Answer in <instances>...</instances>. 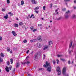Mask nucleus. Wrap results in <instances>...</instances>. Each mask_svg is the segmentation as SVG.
<instances>
[{
  "label": "nucleus",
  "mask_w": 76,
  "mask_h": 76,
  "mask_svg": "<svg viewBox=\"0 0 76 76\" xmlns=\"http://www.w3.org/2000/svg\"><path fill=\"white\" fill-rule=\"evenodd\" d=\"M56 70L57 72H58V75H61V70H60V67H59V66H58L57 67Z\"/></svg>",
  "instance_id": "1"
},
{
  "label": "nucleus",
  "mask_w": 76,
  "mask_h": 76,
  "mask_svg": "<svg viewBox=\"0 0 76 76\" xmlns=\"http://www.w3.org/2000/svg\"><path fill=\"white\" fill-rule=\"evenodd\" d=\"M45 64H44L43 65V67H46V68H47V67H48V66L49 67L50 66H51V63L50 62H49L48 61H46Z\"/></svg>",
  "instance_id": "2"
},
{
  "label": "nucleus",
  "mask_w": 76,
  "mask_h": 76,
  "mask_svg": "<svg viewBox=\"0 0 76 76\" xmlns=\"http://www.w3.org/2000/svg\"><path fill=\"white\" fill-rule=\"evenodd\" d=\"M51 66H50L48 67L47 68V71L48 72H51Z\"/></svg>",
  "instance_id": "3"
},
{
  "label": "nucleus",
  "mask_w": 76,
  "mask_h": 76,
  "mask_svg": "<svg viewBox=\"0 0 76 76\" xmlns=\"http://www.w3.org/2000/svg\"><path fill=\"white\" fill-rule=\"evenodd\" d=\"M50 48V46L48 45L45 46L44 48H43V50H47L48 49V48Z\"/></svg>",
  "instance_id": "4"
},
{
  "label": "nucleus",
  "mask_w": 76,
  "mask_h": 76,
  "mask_svg": "<svg viewBox=\"0 0 76 76\" xmlns=\"http://www.w3.org/2000/svg\"><path fill=\"white\" fill-rule=\"evenodd\" d=\"M5 70L6 72H8V73H9V72H10V70H9V67H8L7 66H6L5 68Z\"/></svg>",
  "instance_id": "5"
},
{
  "label": "nucleus",
  "mask_w": 76,
  "mask_h": 76,
  "mask_svg": "<svg viewBox=\"0 0 76 76\" xmlns=\"http://www.w3.org/2000/svg\"><path fill=\"white\" fill-rule=\"evenodd\" d=\"M69 13H70V11L69 10L68 11V12H66L65 13V18H68V15H67V14H69Z\"/></svg>",
  "instance_id": "6"
},
{
  "label": "nucleus",
  "mask_w": 76,
  "mask_h": 76,
  "mask_svg": "<svg viewBox=\"0 0 76 76\" xmlns=\"http://www.w3.org/2000/svg\"><path fill=\"white\" fill-rule=\"evenodd\" d=\"M37 46L39 48H41L42 46L41 45V43H38L37 44Z\"/></svg>",
  "instance_id": "7"
},
{
  "label": "nucleus",
  "mask_w": 76,
  "mask_h": 76,
  "mask_svg": "<svg viewBox=\"0 0 76 76\" xmlns=\"http://www.w3.org/2000/svg\"><path fill=\"white\" fill-rule=\"evenodd\" d=\"M31 2L32 4H37V1L35 0H31Z\"/></svg>",
  "instance_id": "8"
},
{
  "label": "nucleus",
  "mask_w": 76,
  "mask_h": 76,
  "mask_svg": "<svg viewBox=\"0 0 76 76\" xmlns=\"http://www.w3.org/2000/svg\"><path fill=\"white\" fill-rule=\"evenodd\" d=\"M4 19H7L9 18V16H8V15H7V14H6L5 16H4Z\"/></svg>",
  "instance_id": "9"
},
{
  "label": "nucleus",
  "mask_w": 76,
  "mask_h": 76,
  "mask_svg": "<svg viewBox=\"0 0 76 76\" xmlns=\"http://www.w3.org/2000/svg\"><path fill=\"white\" fill-rule=\"evenodd\" d=\"M12 34H13V35H14V36H16V35L17 34H16V33L15 31H12Z\"/></svg>",
  "instance_id": "10"
},
{
  "label": "nucleus",
  "mask_w": 76,
  "mask_h": 76,
  "mask_svg": "<svg viewBox=\"0 0 76 76\" xmlns=\"http://www.w3.org/2000/svg\"><path fill=\"white\" fill-rule=\"evenodd\" d=\"M37 56H38V53H36L34 56V60H36V58H37Z\"/></svg>",
  "instance_id": "11"
},
{
  "label": "nucleus",
  "mask_w": 76,
  "mask_h": 76,
  "mask_svg": "<svg viewBox=\"0 0 76 76\" xmlns=\"http://www.w3.org/2000/svg\"><path fill=\"white\" fill-rule=\"evenodd\" d=\"M38 39L39 41H42V39H41V37L40 36H39L38 38Z\"/></svg>",
  "instance_id": "12"
},
{
  "label": "nucleus",
  "mask_w": 76,
  "mask_h": 76,
  "mask_svg": "<svg viewBox=\"0 0 76 76\" xmlns=\"http://www.w3.org/2000/svg\"><path fill=\"white\" fill-rule=\"evenodd\" d=\"M14 26L15 27H16L17 28H18V26H19V25L18 24L15 23L14 25Z\"/></svg>",
  "instance_id": "13"
},
{
  "label": "nucleus",
  "mask_w": 76,
  "mask_h": 76,
  "mask_svg": "<svg viewBox=\"0 0 76 76\" xmlns=\"http://www.w3.org/2000/svg\"><path fill=\"white\" fill-rule=\"evenodd\" d=\"M72 44H73V42L72 41H71L69 44V48H71V47H72Z\"/></svg>",
  "instance_id": "14"
},
{
  "label": "nucleus",
  "mask_w": 76,
  "mask_h": 76,
  "mask_svg": "<svg viewBox=\"0 0 76 76\" xmlns=\"http://www.w3.org/2000/svg\"><path fill=\"white\" fill-rule=\"evenodd\" d=\"M0 56L2 57H4V54L2 53H1Z\"/></svg>",
  "instance_id": "15"
},
{
  "label": "nucleus",
  "mask_w": 76,
  "mask_h": 76,
  "mask_svg": "<svg viewBox=\"0 0 76 76\" xmlns=\"http://www.w3.org/2000/svg\"><path fill=\"white\" fill-rule=\"evenodd\" d=\"M19 25L20 26H22L23 25V23L21 22L19 23Z\"/></svg>",
  "instance_id": "16"
},
{
  "label": "nucleus",
  "mask_w": 76,
  "mask_h": 76,
  "mask_svg": "<svg viewBox=\"0 0 76 76\" xmlns=\"http://www.w3.org/2000/svg\"><path fill=\"white\" fill-rule=\"evenodd\" d=\"M52 45V41H50L49 42V45H48V46H49L50 47V46L51 45Z\"/></svg>",
  "instance_id": "17"
},
{
  "label": "nucleus",
  "mask_w": 76,
  "mask_h": 76,
  "mask_svg": "<svg viewBox=\"0 0 76 76\" xmlns=\"http://www.w3.org/2000/svg\"><path fill=\"white\" fill-rule=\"evenodd\" d=\"M7 50L9 52L10 51V48L9 47H7Z\"/></svg>",
  "instance_id": "18"
},
{
  "label": "nucleus",
  "mask_w": 76,
  "mask_h": 76,
  "mask_svg": "<svg viewBox=\"0 0 76 76\" xmlns=\"http://www.w3.org/2000/svg\"><path fill=\"white\" fill-rule=\"evenodd\" d=\"M57 57H63V55H57Z\"/></svg>",
  "instance_id": "19"
},
{
  "label": "nucleus",
  "mask_w": 76,
  "mask_h": 76,
  "mask_svg": "<svg viewBox=\"0 0 76 76\" xmlns=\"http://www.w3.org/2000/svg\"><path fill=\"white\" fill-rule=\"evenodd\" d=\"M19 65H20V64L19 63H18L17 64V65L16 66V67H19Z\"/></svg>",
  "instance_id": "20"
},
{
  "label": "nucleus",
  "mask_w": 76,
  "mask_h": 76,
  "mask_svg": "<svg viewBox=\"0 0 76 76\" xmlns=\"http://www.w3.org/2000/svg\"><path fill=\"white\" fill-rule=\"evenodd\" d=\"M39 9V7H37L34 8L35 10H37Z\"/></svg>",
  "instance_id": "21"
},
{
  "label": "nucleus",
  "mask_w": 76,
  "mask_h": 76,
  "mask_svg": "<svg viewBox=\"0 0 76 76\" xmlns=\"http://www.w3.org/2000/svg\"><path fill=\"white\" fill-rule=\"evenodd\" d=\"M24 4V1H22L21 2V5H23Z\"/></svg>",
  "instance_id": "22"
},
{
  "label": "nucleus",
  "mask_w": 76,
  "mask_h": 76,
  "mask_svg": "<svg viewBox=\"0 0 76 76\" xmlns=\"http://www.w3.org/2000/svg\"><path fill=\"white\" fill-rule=\"evenodd\" d=\"M10 62L11 64H12V63H13V59H10Z\"/></svg>",
  "instance_id": "23"
},
{
  "label": "nucleus",
  "mask_w": 76,
  "mask_h": 76,
  "mask_svg": "<svg viewBox=\"0 0 76 76\" xmlns=\"http://www.w3.org/2000/svg\"><path fill=\"white\" fill-rule=\"evenodd\" d=\"M27 42V40L25 39L24 40V41H23V42H24V43H26Z\"/></svg>",
  "instance_id": "24"
},
{
  "label": "nucleus",
  "mask_w": 76,
  "mask_h": 76,
  "mask_svg": "<svg viewBox=\"0 0 76 76\" xmlns=\"http://www.w3.org/2000/svg\"><path fill=\"white\" fill-rule=\"evenodd\" d=\"M8 14H10V16H12L13 15V13L12 12H10L8 13Z\"/></svg>",
  "instance_id": "25"
},
{
  "label": "nucleus",
  "mask_w": 76,
  "mask_h": 76,
  "mask_svg": "<svg viewBox=\"0 0 76 76\" xmlns=\"http://www.w3.org/2000/svg\"><path fill=\"white\" fill-rule=\"evenodd\" d=\"M56 61H57V63L58 64V63H59V61L58 60V59H56Z\"/></svg>",
  "instance_id": "26"
},
{
  "label": "nucleus",
  "mask_w": 76,
  "mask_h": 76,
  "mask_svg": "<svg viewBox=\"0 0 76 76\" xmlns=\"http://www.w3.org/2000/svg\"><path fill=\"white\" fill-rule=\"evenodd\" d=\"M30 29H31V30H33V29H34V27L33 26H31L30 28Z\"/></svg>",
  "instance_id": "27"
},
{
  "label": "nucleus",
  "mask_w": 76,
  "mask_h": 76,
  "mask_svg": "<svg viewBox=\"0 0 76 76\" xmlns=\"http://www.w3.org/2000/svg\"><path fill=\"white\" fill-rule=\"evenodd\" d=\"M7 3L8 4H9V3H10V0H7Z\"/></svg>",
  "instance_id": "28"
},
{
  "label": "nucleus",
  "mask_w": 76,
  "mask_h": 76,
  "mask_svg": "<svg viewBox=\"0 0 76 76\" xmlns=\"http://www.w3.org/2000/svg\"><path fill=\"white\" fill-rule=\"evenodd\" d=\"M38 26H42V24H38Z\"/></svg>",
  "instance_id": "29"
},
{
  "label": "nucleus",
  "mask_w": 76,
  "mask_h": 76,
  "mask_svg": "<svg viewBox=\"0 0 76 76\" xmlns=\"http://www.w3.org/2000/svg\"><path fill=\"white\" fill-rule=\"evenodd\" d=\"M27 64V62H23L22 63V64Z\"/></svg>",
  "instance_id": "30"
},
{
  "label": "nucleus",
  "mask_w": 76,
  "mask_h": 76,
  "mask_svg": "<svg viewBox=\"0 0 76 76\" xmlns=\"http://www.w3.org/2000/svg\"><path fill=\"white\" fill-rule=\"evenodd\" d=\"M65 2H68V1H70V0H64Z\"/></svg>",
  "instance_id": "31"
},
{
  "label": "nucleus",
  "mask_w": 76,
  "mask_h": 76,
  "mask_svg": "<svg viewBox=\"0 0 76 76\" xmlns=\"http://www.w3.org/2000/svg\"><path fill=\"white\" fill-rule=\"evenodd\" d=\"M29 58V56H28L27 57H26V60H28V58Z\"/></svg>",
  "instance_id": "32"
},
{
  "label": "nucleus",
  "mask_w": 76,
  "mask_h": 76,
  "mask_svg": "<svg viewBox=\"0 0 76 76\" xmlns=\"http://www.w3.org/2000/svg\"><path fill=\"white\" fill-rule=\"evenodd\" d=\"M43 9L44 10H45V6H44L43 7Z\"/></svg>",
  "instance_id": "33"
},
{
  "label": "nucleus",
  "mask_w": 76,
  "mask_h": 76,
  "mask_svg": "<svg viewBox=\"0 0 76 76\" xmlns=\"http://www.w3.org/2000/svg\"><path fill=\"white\" fill-rule=\"evenodd\" d=\"M33 42H36V41H37V39H33Z\"/></svg>",
  "instance_id": "34"
},
{
  "label": "nucleus",
  "mask_w": 76,
  "mask_h": 76,
  "mask_svg": "<svg viewBox=\"0 0 76 76\" xmlns=\"http://www.w3.org/2000/svg\"><path fill=\"white\" fill-rule=\"evenodd\" d=\"M2 12H4L5 11H6V9L2 8Z\"/></svg>",
  "instance_id": "35"
},
{
  "label": "nucleus",
  "mask_w": 76,
  "mask_h": 76,
  "mask_svg": "<svg viewBox=\"0 0 76 76\" xmlns=\"http://www.w3.org/2000/svg\"><path fill=\"white\" fill-rule=\"evenodd\" d=\"M34 17V15L32 14L31 15V16L30 17V18H32V17Z\"/></svg>",
  "instance_id": "36"
},
{
  "label": "nucleus",
  "mask_w": 76,
  "mask_h": 76,
  "mask_svg": "<svg viewBox=\"0 0 76 76\" xmlns=\"http://www.w3.org/2000/svg\"><path fill=\"white\" fill-rule=\"evenodd\" d=\"M43 58L45 59V55H43Z\"/></svg>",
  "instance_id": "37"
},
{
  "label": "nucleus",
  "mask_w": 76,
  "mask_h": 76,
  "mask_svg": "<svg viewBox=\"0 0 76 76\" xmlns=\"http://www.w3.org/2000/svg\"><path fill=\"white\" fill-rule=\"evenodd\" d=\"M7 65L9 66V65L10 64V62H9V61H7Z\"/></svg>",
  "instance_id": "38"
},
{
  "label": "nucleus",
  "mask_w": 76,
  "mask_h": 76,
  "mask_svg": "<svg viewBox=\"0 0 76 76\" xmlns=\"http://www.w3.org/2000/svg\"><path fill=\"white\" fill-rule=\"evenodd\" d=\"M12 66H11L9 67L10 70H11L12 69Z\"/></svg>",
  "instance_id": "39"
},
{
  "label": "nucleus",
  "mask_w": 76,
  "mask_h": 76,
  "mask_svg": "<svg viewBox=\"0 0 76 76\" xmlns=\"http://www.w3.org/2000/svg\"><path fill=\"white\" fill-rule=\"evenodd\" d=\"M60 60H62V61H65V59H64L61 58L60 59Z\"/></svg>",
  "instance_id": "40"
},
{
  "label": "nucleus",
  "mask_w": 76,
  "mask_h": 76,
  "mask_svg": "<svg viewBox=\"0 0 76 76\" xmlns=\"http://www.w3.org/2000/svg\"><path fill=\"white\" fill-rule=\"evenodd\" d=\"M3 61V60L1 59V58L0 57V62H2Z\"/></svg>",
  "instance_id": "41"
},
{
  "label": "nucleus",
  "mask_w": 76,
  "mask_h": 76,
  "mask_svg": "<svg viewBox=\"0 0 76 76\" xmlns=\"http://www.w3.org/2000/svg\"><path fill=\"white\" fill-rule=\"evenodd\" d=\"M53 64H56V61H53Z\"/></svg>",
  "instance_id": "42"
},
{
  "label": "nucleus",
  "mask_w": 76,
  "mask_h": 76,
  "mask_svg": "<svg viewBox=\"0 0 76 76\" xmlns=\"http://www.w3.org/2000/svg\"><path fill=\"white\" fill-rule=\"evenodd\" d=\"M1 40H2V37H0V41H1Z\"/></svg>",
  "instance_id": "43"
},
{
  "label": "nucleus",
  "mask_w": 76,
  "mask_h": 76,
  "mask_svg": "<svg viewBox=\"0 0 76 76\" xmlns=\"http://www.w3.org/2000/svg\"><path fill=\"white\" fill-rule=\"evenodd\" d=\"M29 50H27V51L26 52V54H28V53H29Z\"/></svg>",
  "instance_id": "44"
},
{
  "label": "nucleus",
  "mask_w": 76,
  "mask_h": 76,
  "mask_svg": "<svg viewBox=\"0 0 76 76\" xmlns=\"http://www.w3.org/2000/svg\"><path fill=\"white\" fill-rule=\"evenodd\" d=\"M37 29H34L33 30V32H35V31H37Z\"/></svg>",
  "instance_id": "45"
},
{
  "label": "nucleus",
  "mask_w": 76,
  "mask_h": 76,
  "mask_svg": "<svg viewBox=\"0 0 76 76\" xmlns=\"http://www.w3.org/2000/svg\"><path fill=\"white\" fill-rule=\"evenodd\" d=\"M68 63L69 64H70V61H68Z\"/></svg>",
  "instance_id": "46"
},
{
  "label": "nucleus",
  "mask_w": 76,
  "mask_h": 76,
  "mask_svg": "<svg viewBox=\"0 0 76 76\" xmlns=\"http://www.w3.org/2000/svg\"><path fill=\"white\" fill-rule=\"evenodd\" d=\"M63 10V11H66V8L63 9V10Z\"/></svg>",
  "instance_id": "47"
},
{
  "label": "nucleus",
  "mask_w": 76,
  "mask_h": 76,
  "mask_svg": "<svg viewBox=\"0 0 76 76\" xmlns=\"http://www.w3.org/2000/svg\"><path fill=\"white\" fill-rule=\"evenodd\" d=\"M30 42H33V40H30Z\"/></svg>",
  "instance_id": "48"
},
{
  "label": "nucleus",
  "mask_w": 76,
  "mask_h": 76,
  "mask_svg": "<svg viewBox=\"0 0 76 76\" xmlns=\"http://www.w3.org/2000/svg\"><path fill=\"white\" fill-rule=\"evenodd\" d=\"M35 12L36 13H38L39 12H38V11H35Z\"/></svg>",
  "instance_id": "49"
},
{
  "label": "nucleus",
  "mask_w": 76,
  "mask_h": 76,
  "mask_svg": "<svg viewBox=\"0 0 76 76\" xmlns=\"http://www.w3.org/2000/svg\"><path fill=\"white\" fill-rule=\"evenodd\" d=\"M30 63V62H29V61H27V64H29V63Z\"/></svg>",
  "instance_id": "50"
},
{
  "label": "nucleus",
  "mask_w": 76,
  "mask_h": 76,
  "mask_svg": "<svg viewBox=\"0 0 76 76\" xmlns=\"http://www.w3.org/2000/svg\"><path fill=\"white\" fill-rule=\"evenodd\" d=\"M22 28H25V26H23Z\"/></svg>",
  "instance_id": "51"
},
{
  "label": "nucleus",
  "mask_w": 76,
  "mask_h": 76,
  "mask_svg": "<svg viewBox=\"0 0 76 76\" xmlns=\"http://www.w3.org/2000/svg\"><path fill=\"white\" fill-rule=\"evenodd\" d=\"M41 70L42 71H43L44 70V69L43 68H41Z\"/></svg>",
  "instance_id": "52"
},
{
  "label": "nucleus",
  "mask_w": 76,
  "mask_h": 76,
  "mask_svg": "<svg viewBox=\"0 0 76 76\" xmlns=\"http://www.w3.org/2000/svg\"><path fill=\"white\" fill-rule=\"evenodd\" d=\"M50 7L51 8V7H52V6H53V5H52V4H50Z\"/></svg>",
  "instance_id": "53"
},
{
  "label": "nucleus",
  "mask_w": 76,
  "mask_h": 76,
  "mask_svg": "<svg viewBox=\"0 0 76 76\" xmlns=\"http://www.w3.org/2000/svg\"><path fill=\"white\" fill-rule=\"evenodd\" d=\"M38 70H41V68H39Z\"/></svg>",
  "instance_id": "54"
},
{
  "label": "nucleus",
  "mask_w": 76,
  "mask_h": 76,
  "mask_svg": "<svg viewBox=\"0 0 76 76\" xmlns=\"http://www.w3.org/2000/svg\"><path fill=\"white\" fill-rule=\"evenodd\" d=\"M58 10H56L55 11V12H57Z\"/></svg>",
  "instance_id": "55"
},
{
  "label": "nucleus",
  "mask_w": 76,
  "mask_h": 76,
  "mask_svg": "<svg viewBox=\"0 0 76 76\" xmlns=\"http://www.w3.org/2000/svg\"><path fill=\"white\" fill-rule=\"evenodd\" d=\"M10 53H11L12 54V51L11 50L10 51Z\"/></svg>",
  "instance_id": "56"
},
{
  "label": "nucleus",
  "mask_w": 76,
  "mask_h": 76,
  "mask_svg": "<svg viewBox=\"0 0 76 76\" xmlns=\"http://www.w3.org/2000/svg\"><path fill=\"white\" fill-rule=\"evenodd\" d=\"M31 75L28 74V76H31Z\"/></svg>",
  "instance_id": "57"
},
{
  "label": "nucleus",
  "mask_w": 76,
  "mask_h": 76,
  "mask_svg": "<svg viewBox=\"0 0 76 76\" xmlns=\"http://www.w3.org/2000/svg\"><path fill=\"white\" fill-rule=\"evenodd\" d=\"M74 3H76V0H75V1H74Z\"/></svg>",
  "instance_id": "58"
},
{
  "label": "nucleus",
  "mask_w": 76,
  "mask_h": 76,
  "mask_svg": "<svg viewBox=\"0 0 76 76\" xmlns=\"http://www.w3.org/2000/svg\"><path fill=\"white\" fill-rule=\"evenodd\" d=\"M16 20H19V19L18 18H16Z\"/></svg>",
  "instance_id": "59"
},
{
  "label": "nucleus",
  "mask_w": 76,
  "mask_h": 76,
  "mask_svg": "<svg viewBox=\"0 0 76 76\" xmlns=\"http://www.w3.org/2000/svg\"><path fill=\"white\" fill-rule=\"evenodd\" d=\"M74 9H76V7H74Z\"/></svg>",
  "instance_id": "60"
},
{
  "label": "nucleus",
  "mask_w": 76,
  "mask_h": 76,
  "mask_svg": "<svg viewBox=\"0 0 76 76\" xmlns=\"http://www.w3.org/2000/svg\"><path fill=\"white\" fill-rule=\"evenodd\" d=\"M1 72V69H0V72Z\"/></svg>",
  "instance_id": "61"
},
{
  "label": "nucleus",
  "mask_w": 76,
  "mask_h": 76,
  "mask_svg": "<svg viewBox=\"0 0 76 76\" xmlns=\"http://www.w3.org/2000/svg\"><path fill=\"white\" fill-rule=\"evenodd\" d=\"M73 18H75V15H74V16H73Z\"/></svg>",
  "instance_id": "62"
},
{
  "label": "nucleus",
  "mask_w": 76,
  "mask_h": 76,
  "mask_svg": "<svg viewBox=\"0 0 76 76\" xmlns=\"http://www.w3.org/2000/svg\"><path fill=\"white\" fill-rule=\"evenodd\" d=\"M42 20H44V18H42Z\"/></svg>",
  "instance_id": "63"
},
{
  "label": "nucleus",
  "mask_w": 76,
  "mask_h": 76,
  "mask_svg": "<svg viewBox=\"0 0 76 76\" xmlns=\"http://www.w3.org/2000/svg\"><path fill=\"white\" fill-rule=\"evenodd\" d=\"M50 22H52V21H50Z\"/></svg>",
  "instance_id": "64"
}]
</instances>
